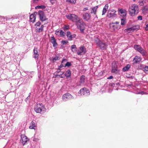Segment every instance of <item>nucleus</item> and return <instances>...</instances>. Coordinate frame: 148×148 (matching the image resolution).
<instances>
[{
  "mask_svg": "<svg viewBox=\"0 0 148 148\" xmlns=\"http://www.w3.org/2000/svg\"><path fill=\"white\" fill-rule=\"evenodd\" d=\"M129 11L131 16H134L135 14H137L138 13V6L136 4L132 5L129 8Z\"/></svg>",
  "mask_w": 148,
  "mask_h": 148,
  "instance_id": "obj_1",
  "label": "nucleus"
},
{
  "mask_svg": "<svg viewBox=\"0 0 148 148\" xmlns=\"http://www.w3.org/2000/svg\"><path fill=\"white\" fill-rule=\"evenodd\" d=\"M34 110L36 113L43 114L45 112L46 109L42 103H38L35 107Z\"/></svg>",
  "mask_w": 148,
  "mask_h": 148,
  "instance_id": "obj_2",
  "label": "nucleus"
},
{
  "mask_svg": "<svg viewBox=\"0 0 148 148\" xmlns=\"http://www.w3.org/2000/svg\"><path fill=\"white\" fill-rule=\"evenodd\" d=\"M95 41L96 45L101 50H104L107 49L108 45L106 43L103 42L97 38L95 40Z\"/></svg>",
  "mask_w": 148,
  "mask_h": 148,
  "instance_id": "obj_3",
  "label": "nucleus"
},
{
  "mask_svg": "<svg viewBox=\"0 0 148 148\" xmlns=\"http://www.w3.org/2000/svg\"><path fill=\"white\" fill-rule=\"evenodd\" d=\"M76 25L77 26V28L79 29L81 32L83 33L85 29V23L81 19L79 21L77 22L76 24Z\"/></svg>",
  "mask_w": 148,
  "mask_h": 148,
  "instance_id": "obj_4",
  "label": "nucleus"
},
{
  "mask_svg": "<svg viewBox=\"0 0 148 148\" xmlns=\"http://www.w3.org/2000/svg\"><path fill=\"white\" fill-rule=\"evenodd\" d=\"M67 18L71 20L73 22H75L76 24L81 19L77 16L75 14H70L66 15Z\"/></svg>",
  "mask_w": 148,
  "mask_h": 148,
  "instance_id": "obj_5",
  "label": "nucleus"
},
{
  "mask_svg": "<svg viewBox=\"0 0 148 148\" xmlns=\"http://www.w3.org/2000/svg\"><path fill=\"white\" fill-rule=\"evenodd\" d=\"M34 26L36 32L40 33L43 31L44 26L43 25H41V22L39 21L36 23Z\"/></svg>",
  "mask_w": 148,
  "mask_h": 148,
  "instance_id": "obj_6",
  "label": "nucleus"
},
{
  "mask_svg": "<svg viewBox=\"0 0 148 148\" xmlns=\"http://www.w3.org/2000/svg\"><path fill=\"white\" fill-rule=\"evenodd\" d=\"M73 99V97L70 94L68 93L64 94L62 96V99L64 101Z\"/></svg>",
  "mask_w": 148,
  "mask_h": 148,
  "instance_id": "obj_7",
  "label": "nucleus"
},
{
  "mask_svg": "<svg viewBox=\"0 0 148 148\" xmlns=\"http://www.w3.org/2000/svg\"><path fill=\"white\" fill-rule=\"evenodd\" d=\"M40 20L42 21H45L47 19L44 12L42 10H39L38 12Z\"/></svg>",
  "mask_w": 148,
  "mask_h": 148,
  "instance_id": "obj_8",
  "label": "nucleus"
},
{
  "mask_svg": "<svg viewBox=\"0 0 148 148\" xmlns=\"http://www.w3.org/2000/svg\"><path fill=\"white\" fill-rule=\"evenodd\" d=\"M79 93L81 94V95H85L87 96L90 95V91L86 88H83L80 90L79 91Z\"/></svg>",
  "mask_w": 148,
  "mask_h": 148,
  "instance_id": "obj_9",
  "label": "nucleus"
},
{
  "mask_svg": "<svg viewBox=\"0 0 148 148\" xmlns=\"http://www.w3.org/2000/svg\"><path fill=\"white\" fill-rule=\"evenodd\" d=\"M86 53L85 47L83 46H81L79 47V49L77 51V53L78 55L82 56L84 55Z\"/></svg>",
  "mask_w": 148,
  "mask_h": 148,
  "instance_id": "obj_10",
  "label": "nucleus"
},
{
  "mask_svg": "<svg viewBox=\"0 0 148 148\" xmlns=\"http://www.w3.org/2000/svg\"><path fill=\"white\" fill-rule=\"evenodd\" d=\"M116 11L114 9L110 10L107 15V16L109 18L116 16L117 14H116Z\"/></svg>",
  "mask_w": 148,
  "mask_h": 148,
  "instance_id": "obj_11",
  "label": "nucleus"
},
{
  "mask_svg": "<svg viewBox=\"0 0 148 148\" xmlns=\"http://www.w3.org/2000/svg\"><path fill=\"white\" fill-rule=\"evenodd\" d=\"M21 139L20 141L23 145H25L27 141L29 140V139L24 134L21 135Z\"/></svg>",
  "mask_w": 148,
  "mask_h": 148,
  "instance_id": "obj_12",
  "label": "nucleus"
},
{
  "mask_svg": "<svg viewBox=\"0 0 148 148\" xmlns=\"http://www.w3.org/2000/svg\"><path fill=\"white\" fill-rule=\"evenodd\" d=\"M91 14L89 13H86L83 14V19L86 21H88L91 18Z\"/></svg>",
  "mask_w": 148,
  "mask_h": 148,
  "instance_id": "obj_13",
  "label": "nucleus"
},
{
  "mask_svg": "<svg viewBox=\"0 0 148 148\" xmlns=\"http://www.w3.org/2000/svg\"><path fill=\"white\" fill-rule=\"evenodd\" d=\"M51 42L53 44L54 48H56L58 46V44L56 42V40L54 36L51 37Z\"/></svg>",
  "mask_w": 148,
  "mask_h": 148,
  "instance_id": "obj_14",
  "label": "nucleus"
},
{
  "mask_svg": "<svg viewBox=\"0 0 148 148\" xmlns=\"http://www.w3.org/2000/svg\"><path fill=\"white\" fill-rule=\"evenodd\" d=\"M118 11L119 14L123 17L125 16L127 14V11L125 9H119Z\"/></svg>",
  "mask_w": 148,
  "mask_h": 148,
  "instance_id": "obj_15",
  "label": "nucleus"
},
{
  "mask_svg": "<svg viewBox=\"0 0 148 148\" xmlns=\"http://www.w3.org/2000/svg\"><path fill=\"white\" fill-rule=\"evenodd\" d=\"M110 28L114 30L118 29L120 28L119 25H115V23H112L110 24Z\"/></svg>",
  "mask_w": 148,
  "mask_h": 148,
  "instance_id": "obj_16",
  "label": "nucleus"
},
{
  "mask_svg": "<svg viewBox=\"0 0 148 148\" xmlns=\"http://www.w3.org/2000/svg\"><path fill=\"white\" fill-rule=\"evenodd\" d=\"M141 60V58L139 56H136L133 60V64H136L140 62Z\"/></svg>",
  "mask_w": 148,
  "mask_h": 148,
  "instance_id": "obj_17",
  "label": "nucleus"
},
{
  "mask_svg": "<svg viewBox=\"0 0 148 148\" xmlns=\"http://www.w3.org/2000/svg\"><path fill=\"white\" fill-rule=\"evenodd\" d=\"M85 80V76L84 75H82L80 77L79 83L80 85H83L84 84Z\"/></svg>",
  "mask_w": 148,
  "mask_h": 148,
  "instance_id": "obj_18",
  "label": "nucleus"
},
{
  "mask_svg": "<svg viewBox=\"0 0 148 148\" xmlns=\"http://www.w3.org/2000/svg\"><path fill=\"white\" fill-rule=\"evenodd\" d=\"M71 72L69 69L67 70L65 72L64 75V77H66L67 78L71 77Z\"/></svg>",
  "mask_w": 148,
  "mask_h": 148,
  "instance_id": "obj_19",
  "label": "nucleus"
},
{
  "mask_svg": "<svg viewBox=\"0 0 148 148\" xmlns=\"http://www.w3.org/2000/svg\"><path fill=\"white\" fill-rule=\"evenodd\" d=\"M108 7V4H106L104 6L103 8V10L102 11V15H103L106 14V12L107 11Z\"/></svg>",
  "mask_w": 148,
  "mask_h": 148,
  "instance_id": "obj_20",
  "label": "nucleus"
},
{
  "mask_svg": "<svg viewBox=\"0 0 148 148\" xmlns=\"http://www.w3.org/2000/svg\"><path fill=\"white\" fill-rule=\"evenodd\" d=\"M98 7V6H96L92 8L91 13V14H93L94 15H96Z\"/></svg>",
  "mask_w": 148,
  "mask_h": 148,
  "instance_id": "obj_21",
  "label": "nucleus"
},
{
  "mask_svg": "<svg viewBox=\"0 0 148 148\" xmlns=\"http://www.w3.org/2000/svg\"><path fill=\"white\" fill-rule=\"evenodd\" d=\"M36 123H35L33 121H32L30 124L29 128L31 129H35V128L36 126Z\"/></svg>",
  "mask_w": 148,
  "mask_h": 148,
  "instance_id": "obj_22",
  "label": "nucleus"
},
{
  "mask_svg": "<svg viewBox=\"0 0 148 148\" xmlns=\"http://www.w3.org/2000/svg\"><path fill=\"white\" fill-rule=\"evenodd\" d=\"M37 48L35 47L34 50V58H38V52L37 50Z\"/></svg>",
  "mask_w": 148,
  "mask_h": 148,
  "instance_id": "obj_23",
  "label": "nucleus"
},
{
  "mask_svg": "<svg viewBox=\"0 0 148 148\" xmlns=\"http://www.w3.org/2000/svg\"><path fill=\"white\" fill-rule=\"evenodd\" d=\"M138 51L142 54L143 56H145L146 55V51L142 47Z\"/></svg>",
  "mask_w": 148,
  "mask_h": 148,
  "instance_id": "obj_24",
  "label": "nucleus"
},
{
  "mask_svg": "<svg viewBox=\"0 0 148 148\" xmlns=\"http://www.w3.org/2000/svg\"><path fill=\"white\" fill-rule=\"evenodd\" d=\"M66 36L68 40H69L71 41L72 40V35L71 34V33L70 32H67Z\"/></svg>",
  "mask_w": 148,
  "mask_h": 148,
  "instance_id": "obj_25",
  "label": "nucleus"
},
{
  "mask_svg": "<svg viewBox=\"0 0 148 148\" xmlns=\"http://www.w3.org/2000/svg\"><path fill=\"white\" fill-rule=\"evenodd\" d=\"M130 65L128 64L126 65L123 67L122 69V71L123 72H125L127 71L130 68Z\"/></svg>",
  "mask_w": 148,
  "mask_h": 148,
  "instance_id": "obj_26",
  "label": "nucleus"
},
{
  "mask_svg": "<svg viewBox=\"0 0 148 148\" xmlns=\"http://www.w3.org/2000/svg\"><path fill=\"white\" fill-rule=\"evenodd\" d=\"M35 19L36 17L33 14H32L30 15V20L31 22L34 23L35 21Z\"/></svg>",
  "mask_w": 148,
  "mask_h": 148,
  "instance_id": "obj_27",
  "label": "nucleus"
},
{
  "mask_svg": "<svg viewBox=\"0 0 148 148\" xmlns=\"http://www.w3.org/2000/svg\"><path fill=\"white\" fill-rule=\"evenodd\" d=\"M135 29V28L134 27H131L130 28H127L125 30L126 32L127 33H130L133 32Z\"/></svg>",
  "mask_w": 148,
  "mask_h": 148,
  "instance_id": "obj_28",
  "label": "nucleus"
},
{
  "mask_svg": "<svg viewBox=\"0 0 148 148\" xmlns=\"http://www.w3.org/2000/svg\"><path fill=\"white\" fill-rule=\"evenodd\" d=\"M66 61H67V60L66 59H63L62 61V63L60 66H58V70H61V68L63 67H64V66L62 63H63V62H64Z\"/></svg>",
  "mask_w": 148,
  "mask_h": 148,
  "instance_id": "obj_29",
  "label": "nucleus"
},
{
  "mask_svg": "<svg viewBox=\"0 0 148 148\" xmlns=\"http://www.w3.org/2000/svg\"><path fill=\"white\" fill-rule=\"evenodd\" d=\"M118 62L117 61H114L112 63V67L118 68Z\"/></svg>",
  "mask_w": 148,
  "mask_h": 148,
  "instance_id": "obj_30",
  "label": "nucleus"
},
{
  "mask_svg": "<svg viewBox=\"0 0 148 148\" xmlns=\"http://www.w3.org/2000/svg\"><path fill=\"white\" fill-rule=\"evenodd\" d=\"M134 47L136 50L138 51L142 47L139 45H134Z\"/></svg>",
  "mask_w": 148,
  "mask_h": 148,
  "instance_id": "obj_31",
  "label": "nucleus"
},
{
  "mask_svg": "<svg viewBox=\"0 0 148 148\" xmlns=\"http://www.w3.org/2000/svg\"><path fill=\"white\" fill-rule=\"evenodd\" d=\"M126 23V19L123 18L121 19V25H124Z\"/></svg>",
  "mask_w": 148,
  "mask_h": 148,
  "instance_id": "obj_32",
  "label": "nucleus"
},
{
  "mask_svg": "<svg viewBox=\"0 0 148 148\" xmlns=\"http://www.w3.org/2000/svg\"><path fill=\"white\" fill-rule=\"evenodd\" d=\"M66 1L68 3L75 4L76 2V0H66Z\"/></svg>",
  "mask_w": 148,
  "mask_h": 148,
  "instance_id": "obj_33",
  "label": "nucleus"
},
{
  "mask_svg": "<svg viewBox=\"0 0 148 148\" xmlns=\"http://www.w3.org/2000/svg\"><path fill=\"white\" fill-rule=\"evenodd\" d=\"M118 68L112 67V72L113 73H117L118 72Z\"/></svg>",
  "mask_w": 148,
  "mask_h": 148,
  "instance_id": "obj_34",
  "label": "nucleus"
},
{
  "mask_svg": "<svg viewBox=\"0 0 148 148\" xmlns=\"http://www.w3.org/2000/svg\"><path fill=\"white\" fill-rule=\"evenodd\" d=\"M143 71L146 74H148V66H145V67L143 68Z\"/></svg>",
  "mask_w": 148,
  "mask_h": 148,
  "instance_id": "obj_35",
  "label": "nucleus"
},
{
  "mask_svg": "<svg viewBox=\"0 0 148 148\" xmlns=\"http://www.w3.org/2000/svg\"><path fill=\"white\" fill-rule=\"evenodd\" d=\"M61 73L60 74H58V77H60L61 78H64V72L61 71L60 72Z\"/></svg>",
  "mask_w": 148,
  "mask_h": 148,
  "instance_id": "obj_36",
  "label": "nucleus"
},
{
  "mask_svg": "<svg viewBox=\"0 0 148 148\" xmlns=\"http://www.w3.org/2000/svg\"><path fill=\"white\" fill-rule=\"evenodd\" d=\"M35 8L36 9L38 8L45 9V6L43 5H38Z\"/></svg>",
  "mask_w": 148,
  "mask_h": 148,
  "instance_id": "obj_37",
  "label": "nucleus"
},
{
  "mask_svg": "<svg viewBox=\"0 0 148 148\" xmlns=\"http://www.w3.org/2000/svg\"><path fill=\"white\" fill-rule=\"evenodd\" d=\"M72 65L71 63L70 62H66V63L65 64V66H64V67H70Z\"/></svg>",
  "mask_w": 148,
  "mask_h": 148,
  "instance_id": "obj_38",
  "label": "nucleus"
},
{
  "mask_svg": "<svg viewBox=\"0 0 148 148\" xmlns=\"http://www.w3.org/2000/svg\"><path fill=\"white\" fill-rule=\"evenodd\" d=\"M52 61L53 62H55L56 61L59 60V57L58 56H56L55 57L52 58Z\"/></svg>",
  "mask_w": 148,
  "mask_h": 148,
  "instance_id": "obj_39",
  "label": "nucleus"
},
{
  "mask_svg": "<svg viewBox=\"0 0 148 148\" xmlns=\"http://www.w3.org/2000/svg\"><path fill=\"white\" fill-rule=\"evenodd\" d=\"M64 32L62 30H60V35L61 37H64Z\"/></svg>",
  "mask_w": 148,
  "mask_h": 148,
  "instance_id": "obj_40",
  "label": "nucleus"
},
{
  "mask_svg": "<svg viewBox=\"0 0 148 148\" xmlns=\"http://www.w3.org/2000/svg\"><path fill=\"white\" fill-rule=\"evenodd\" d=\"M69 25H65L63 27V29L64 30H67L69 29Z\"/></svg>",
  "mask_w": 148,
  "mask_h": 148,
  "instance_id": "obj_41",
  "label": "nucleus"
},
{
  "mask_svg": "<svg viewBox=\"0 0 148 148\" xmlns=\"http://www.w3.org/2000/svg\"><path fill=\"white\" fill-rule=\"evenodd\" d=\"M30 95H31V93H29L28 96L25 99V101L26 102H27V101L28 100V99L30 98Z\"/></svg>",
  "mask_w": 148,
  "mask_h": 148,
  "instance_id": "obj_42",
  "label": "nucleus"
},
{
  "mask_svg": "<svg viewBox=\"0 0 148 148\" xmlns=\"http://www.w3.org/2000/svg\"><path fill=\"white\" fill-rule=\"evenodd\" d=\"M68 41H67L66 40H62L61 41V43L63 45H64V44H67L68 43Z\"/></svg>",
  "mask_w": 148,
  "mask_h": 148,
  "instance_id": "obj_43",
  "label": "nucleus"
},
{
  "mask_svg": "<svg viewBox=\"0 0 148 148\" xmlns=\"http://www.w3.org/2000/svg\"><path fill=\"white\" fill-rule=\"evenodd\" d=\"M56 0H50V2L52 4L55 3L56 1Z\"/></svg>",
  "mask_w": 148,
  "mask_h": 148,
  "instance_id": "obj_44",
  "label": "nucleus"
},
{
  "mask_svg": "<svg viewBox=\"0 0 148 148\" xmlns=\"http://www.w3.org/2000/svg\"><path fill=\"white\" fill-rule=\"evenodd\" d=\"M139 4L141 5H143L144 4L143 1L142 0H139Z\"/></svg>",
  "mask_w": 148,
  "mask_h": 148,
  "instance_id": "obj_45",
  "label": "nucleus"
},
{
  "mask_svg": "<svg viewBox=\"0 0 148 148\" xmlns=\"http://www.w3.org/2000/svg\"><path fill=\"white\" fill-rule=\"evenodd\" d=\"M138 20H142V17L141 16H138Z\"/></svg>",
  "mask_w": 148,
  "mask_h": 148,
  "instance_id": "obj_46",
  "label": "nucleus"
},
{
  "mask_svg": "<svg viewBox=\"0 0 148 148\" xmlns=\"http://www.w3.org/2000/svg\"><path fill=\"white\" fill-rule=\"evenodd\" d=\"M76 48V46L75 45H72L71 46V49Z\"/></svg>",
  "mask_w": 148,
  "mask_h": 148,
  "instance_id": "obj_47",
  "label": "nucleus"
},
{
  "mask_svg": "<svg viewBox=\"0 0 148 148\" xmlns=\"http://www.w3.org/2000/svg\"><path fill=\"white\" fill-rule=\"evenodd\" d=\"M145 92L144 91L139 92L137 94H140L141 95H143L145 94Z\"/></svg>",
  "mask_w": 148,
  "mask_h": 148,
  "instance_id": "obj_48",
  "label": "nucleus"
},
{
  "mask_svg": "<svg viewBox=\"0 0 148 148\" xmlns=\"http://www.w3.org/2000/svg\"><path fill=\"white\" fill-rule=\"evenodd\" d=\"M76 36V35L75 34H72V39L73 38H75Z\"/></svg>",
  "mask_w": 148,
  "mask_h": 148,
  "instance_id": "obj_49",
  "label": "nucleus"
},
{
  "mask_svg": "<svg viewBox=\"0 0 148 148\" xmlns=\"http://www.w3.org/2000/svg\"><path fill=\"white\" fill-rule=\"evenodd\" d=\"M71 50L73 52H75L77 51L76 48L75 49H72Z\"/></svg>",
  "mask_w": 148,
  "mask_h": 148,
  "instance_id": "obj_50",
  "label": "nucleus"
},
{
  "mask_svg": "<svg viewBox=\"0 0 148 148\" xmlns=\"http://www.w3.org/2000/svg\"><path fill=\"white\" fill-rule=\"evenodd\" d=\"M115 85V83H112L110 84V85L112 87H114Z\"/></svg>",
  "mask_w": 148,
  "mask_h": 148,
  "instance_id": "obj_51",
  "label": "nucleus"
},
{
  "mask_svg": "<svg viewBox=\"0 0 148 148\" xmlns=\"http://www.w3.org/2000/svg\"><path fill=\"white\" fill-rule=\"evenodd\" d=\"M60 30H58V31L56 30V32H55V34L56 35H58V33H60Z\"/></svg>",
  "mask_w": 148,
  "mask_h": 148,
  "instance_id": "obj_52",
  "label": "nucleus"
},
{
  "mask_svg": "<svg viewBox=\"0 0 148 148\" xmlns=\"http://www.w3.org/2000/svg\"><path fill=\"white\" fill-rule=\"evenodd\" d=\"M54 77H55V78H59V77H58V74H54Z\"/></svg>",
  "mask_w": 148,
  "mask_h": 148,
  "instance_id": "obj_53",
  "label": "nucleus"
},
{
  "mask_svg": "<svg viewBox=\"0 0 148 148\" xmlns=\"http://www.w3.org/2000/svg\"><path fill=\"white\" fill-rule=\"evenodd\" d=\"M88 10V8H87V7L84 8V9H83V11H86Z\"/></svg>",
  "mask_w": 148,
  "mask_h": 148,
  "instance_id": "obj_54",
  "label": "nucleus"
},
{
  "mask_svg": "<svg viewBox=\"0 0 148 148\" xmlns=\"http://www.w3.org/2000/svg\"><path fill=\"white\" fill-rule=\"evenodd\" d=\"M112 23H115V25H119V22L116 21L115 22H112Z\"/></svg>",
  "mask_w": 148,
  "mask_h": 148,
  "instance_id": "obj_55",
  "label": "nucleus"
},
{
  "mask_svg": "<svg viewBox=\"0 0 148 148\" xmlns=\"http://www.w3.org/2000/svg\"><path fill=\"white\" fill-rule=\"evenodd\" d=\"M39 0H33V1L34 3H36L38 2Z\"/></svg>",
  "mask_w": 148,
  "mask_h": 148,
  "instance_id": "obj_56",
  "label": "nucleus"
},
{
  "mask_svg": "<svg viewBox=\"0 0 148 148\" xmlns=\"http://www.w3.org/2000/svg\"><path fill=\"white\" fill-rule=\"evenodd\" d=\"M113 77L112 76H109V77H108V79H112Z\"/></svg>",
  "mask_w": 148,
  "mask_h": 148,
  "instance_id": "obj_57",
  "label": "nucleus"
},
{
  "mask_svg": "<svg viewBox=\"0 0 148 148\" xmlns=\"http://www.w3.org/2000/svg\"><path fill=\"white\" fill-rule=\"evenodd\" d=\"M115 84L117 86H119L120 85L119 83L118 82H116L115 83Z\"/></svg>",
  "mask_w": 148,
  "mask_h": 148,
  "instance_id": "obj_58",
  "label": "nucleus"
},
{
  "mask_svg": "<svg viewBox=\"0 0 148 148\" xmlns=\"http://www.w3.org/2000/svg\"><path fill=\"white\" fill-rule=\"evenodd\" d=\"M128 77L130 78V79H134V76H131L129 77Z\"/></svg>",
  "mask_w": 148,
  "mask_h": 148,
  "instance_id": "obj_59",
  "label": "nucleus"
},
{
  "mask_svg": "<svg viewBox=\"0 0 148 148\" xmlns=\"http://www.w3.org/2000/svg\"><path fill=\"white\" fill-rule=\"evenodd\" d=\"M112 89H110L108 91V92H112Z\"/></svg>",
  "mask_w": 148,
  "mask_h": 148,
  "instance_id": "obj_60",
  "label": "nucleus"
},
{
  "mask_svg": "<svg viewBox=\"0 0 148 148\" xmlns=\"http://www.w3.org/2000/svg\"><path fill=\"white\" fill-rule=\"evenodd\" d=\"M145 29L146 30H148V27H147V26H146L145 27Z\"/></svg>",
  "mask_w": 148,
  "mask_h": 148,
  "instance_id": "obj_61",
  "label": "nucleus"
},
{
  "mask_svg": "<svg viewBox=\"0 0 148 148\" xmlns=\"http://www.w3.org/2000/svg\"><path fill=\"white\" fill-rule=\"evenodd\" d=\"M95 15V18H98V17H97V14H96V15Z\"/></svg>",
  "mask_w": 148,
  "mask_h": 148,
  "instance_id": "obj_62",
  "label": "nucleus"
},
{
  "mask_svg": "<svg viewBox=\"0 0 148 148\" xmlns=\"http://www.w3.org/2000/svg\"><path fill=\"white\" fill-rule=\"evenodd\" d=\"M147 27H148V23L146 25Z\"/></svg>",
  "mask_w": 148,
  "mask_h": 148,
  "instance_id": "obj_63",
  "label": "nucleus"
},
{
  "mask_svg": "<svg viewBox=\"0 0 148 148\" xmlns=\"http://www.w3.org/2000/svg\"><path fill=\"white\" fill-rule=\"evenodd\" d=\"M60 72V71H57V73H59Z\"/></svg>",
  "mask_w": 148,
  "mask_h": 148,
  "instance_id": "obj_64",
  "label": "nucleus"
}]
</instances>
